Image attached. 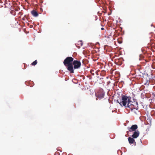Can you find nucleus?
I'll return each instance as SVG.
<instances>
[{"label": "nucleus", "mask_w": 155, "mask_h": 155, "mask_svg": "<svg viewBox=\"0 0 155 155\" xmlns=\"http://www.w3.org/2000/svg\"><path fill=\"white\" fill-rule=\"evenodd\" d=\"M73 60L74 58L72 57H68L64 59L63 62L64 65L67 67V69L71 73L74 72L72 65Z\"/></svg>", "instance_id": "nucleus-1"}, {"label": "nucleus", "mask_w": 155, "mask_h": 155, "mask_svg": "<svg viewBox=\"0 0 155 155\" xmlns=\"http://www.w3.org/2000/svg\"><path fill=\"white\" fill-rule=\"evenodd\" d=\"M121 97V98L120 101L119 102L118 101V102L121 106H124L125 107H126L127 104L129 105L130 102L131 97L123 95H122Z\"/></svg>", "instance_id": "nucleus-2"}, {"label": "nucleus", "mask_w": 155, "mask_h": 155, "mask_svg": "<svg viewBox=\"0 0 155 155\" xmlns=\"http://www.w3.org/2000/svg\"><path fill=\"white\" fill-rule=\"evenodd\" d=\"M74 65V68L76 69L79 68L81 66V63L80 61L74 60L72 62V65Z\"/></svg>", "instance_id": "nucleus-3"}, {"label": "nucleus", "mask_w": 155, "mask_h": 155, "mask_svg": "<svg viewBox=\"0 0 155 155\" xmlns=\"http://www.w3.org/2000/svg\"><path fill=\"white\" fill-rule=\"evenodd\" d=\"M104 92L102 91H100L96 93L95 96L96 97V100H97L99 98H102L104 97Z\"/></svg>", "instance_id": "nucleus-4"}, {"label": "nucleus", "mask_w": 155, "mask_h": 155, "mask_svg": "<svg viewBox=\"0 0 155 155\" xmlns=\"http://www.w3.org/2000/svg\"><path fill=\"white\" fill-rule=\"evenodd\" d=\"M133 104H135L134 103H133L131 101L129 105L127 104L126 108H128L131 110H137V109L136 108V106L134 105Z\"/></svg>", "instance_id": "nucleus-5"}, {"label": "nucleus", "mask_w": 155, "mask_h": 155, "mask_svg": "<svg viewBox=\"0 0 155 155\" xmlns=\"http://www.w3.org/2000/svg\"><path fill=\"white\" fill-rule=\"evenodd\" d=\"M138 128V126L136 124L133 125L130 128H128V129L130 132L136 131Z\"/></svg>", "instance_id": "nucleus-6"}, {"label": "nucleus", "mask_w": 155, "mask_h": 155, "mask_svg": "<svg viewBox=\"0 0 155 155\" xmlns=\"http://www.w3.org/2000/svg\"><path fill=\"white\" fill-rule=\"evenodd\" d=\"M139 131L137 130V131H135L134 132L133 134L131 136L133 137V138H136L139 136Z\"/></svg>", "instance_id": "nucleus-7"}, {"label": "nucleus", "mask_w": 155, "mask_h": 155, "mask_svg": "<svg viewBox=\"0 0 155 155\" xmlns=\"http://www.w3.org/2000/svg\"><path fill=\"white\" fill-rule=\"evenodd\" d=\"M31 13L35 17H37L38 15V13L35 10H33L31 11Z\"/></svg>", "instance_id": "nucleus-8"}, {"label": "nucleus", "mask_w": 155, "mask_h": 155, "mask_svg": "<svg viewBox=\"0 0 155 155\" xmlns=\"http://www.w3.org/2000/svg\"><path fill=\"white\" fill-rule=\"evenodd\" d=\"M122 60V58L117 59L115 60V62L117 63L118 65H120L122 64V62L120 61Z\"/></svg>", "instance_id": "nucleus-9"}, {"label": "nucleus", "mask_w": 155, "mask_h": 155, "mask_svg": "<svg viewBox=\"0 0 155 155\" xmlns=\"http://www.w3.org/2000/svg\"><path fill=\"white\" fill-rule=\"evenodd\" d=\"M134 138H133V137L132 138L130 137H128V140L130 143L132 144L134 142Z\"/></svg>", "instance_id": "nucleus-10"}, {"label": "nucleus", "mask_w": 155, "mask_h": 155, "mask_svg": "<svg viewBox=\"0 0 155 155\" xmlns=\"http://www.w3.org/2000/svg\"><path fill=\"white\" fill-rule=\"evenodd\" d=\"M37 63V61L35 60L34 62H33L31 64L33 66H35L36 65Z\"/></svg>", "instance_id": "nucleus-11"}, {"label": "nucleus", "mask_w": 155, "mask_h": 155, "mask_svg": "<svg viewBox=\"0 0 155 155\" xmlns=\"http://www.w3.org/2000/svg\"><path fill=\"white\" fill-rule=\"evenodd\" d=\"M94 72H95L94 70H91L90 71V73L91 74L93 75H94Z\"/></svg>", "instance_id": "nucleus-12"}, {"label": "nucleus", "mask_w": 155, "mask_h": 155, "mask_svg": "<svg viewBox=\"0 0 155 155\" xmlns=\"http://www.w3.org/2000/svg\"><path fill=\"white\" fill-rule=\"evenodd\" d=\"M117 41L120 44H121L122 43V41H120L119 39H118Z\"/></svg>", "instance_id": "nucleus-13"}, {"label": "nucleus", "mask_w": 155, "mask_h": 155, "mask_svg": "<svg viewBox=\"0 0 155 155\" xmlns=\"http://www.w3.org/2000/svg\"><path fill=\"white\" fill-rule=\"evenodd\" d=\"M79 43H80V44L81 45V46H82L83 45V44L82 43V41H80L78 42Z\"/></svg>", "instance_id": "nucleus-14"}, {"label": "nucleus", "mask_w": 155, "mask_h": 155, "mask_svg": "<svg viewBox=\"0 0 155 155\" xmlns=\"http://www.w3.org/2000/svg\"><path fill=\"white\" fill-rule=\"evenodd\" d=\"M101 30H104V28H101Z\"/></svg>", "instance_id": "nucleus-15"}]
</instances>
